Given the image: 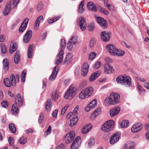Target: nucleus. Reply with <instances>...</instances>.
I'll use <instances>...</instances> for the list:
<instances>
[{"label": "nucleus", "instance_id": "f257e3e1", "mask_svg": "<svg viewBox=\"0 0 149 149\" xmlns=\"http://www.w3.org/2000/svg\"><path fill=\"white\" fill-rule=\"evenodd\" d=\"M120 95L118 93L112 92L105 99V103L108 105H115L120 102Z\"/></svg>", "mask_w": 149, "mask_h": 149}, {"label": "nucleus", "instance_id": "f03ea898", "mask_svg": "<svg viewBox=\"0 0 149 149\" xmlns=\"http://www.w3.org/2000/svg\"><path fill=\"white\" fill-rule=\"evenodd\" d=\"M78 108V106H77L72 112H70L67 115V118L70 119V125L71 127L75 125L78 121L77 111Z\"/></svg>", "mask_w": 149, "mask_h": 149}, {"label": "nucleus", "instance_id": "7ed1b4c3", "mask_svg": "<svg viewBox=\"0 0 149 149\" xmlns=\"http://www.w3.org/2000/svg\"><path fill=\"white\" fill-rule=\"evenodd\" d=\"M23 98L21 97V95L19 93L17 94L15 101L16 103L14 104L12 107L11 111L13 114H16L18 113L19 110L17 104L19 106H22L23 103Z\"/></svg>", "mask_w": 149, "mask_h": 149}, {"label": "nucleus", "instance_id": "20e7f679", "mask_svg": "<svg viewBox=\"0 0 149 149\" xmlns=\"http://www.w3.org/2000/svg\"><path fill=\"white\" fill-rule=\"evenodd\" d=\"M66 45V41L65 39H62L61 41L60 46L61 49L60 50L59 54L57 55L56 58L55 64L59 65L63 61V49H65Z\"/></svg>", "mask_w": 149, "mask_h": 149}, {"label": "nucleus", "instance_id": "39448f33", "mask_svg": "<svg viewBox=\"0 0 149 149\" xmlns=\"http://www.w3.org/2000/svg\"><path fill=\"white\" fill-rule=\"evenodd\" d=\"M77 93V89L73 86H70L64 96L65 99L71 100L74 97Z\"/></svg>", "mask_w": 149, "mask_h": 149}, {"label": "nucleus", "instance_id": "423d86ee", "mask_svg": "<svg viewBox=\"0 0 149 149\" xmlns=\"http://www.w3.org/2000/svg\"><path fill=\"white\" fill-rule=\"evenodd\" d=\"M114 121L113 120H110L106 122L102 127V130L106 132H109L111 131L114 127Z\"/></svg>", "mask_w": 149, "mask_h": 149}, {"label": "nucleus", "instance_id": "0eeeda50", "mask_svg": "<svg viewBox=\"0 0 149 149\" xmlns=\"http://www.w3.org/2000/svg\"><path fill=\"white\" fill-rule=\"evenodd\" d=\"M3 83L5 86L8 87H10L11 86H15L16 81L15 75L14 74L11 75L10 80L8 78L5 79L3 80Z\"/></svg>", "mask_w": 149, "mask_h": 149}, {"label": "nucleus", "instance_id": "6e6552de", "mask_svg": "<svg viewBox=\"0 0 149 149\" xmlns=\"http://www.w3.org/2000/svg\"><path fill=\"white\" fill-rule=\"evenodd\" d=\"M75 137V132L74 131H72L69 132L65 136L64 140L65 142L68 144L72 142Z\"/></svg>", "mask_w": 149, "mask_h": 149}, {"label": "nucleus", "instance_id": "1a4fd4ad", "mask_svg": "<svg viewBox=\"0 0 149 149\" xmlns=\"http://www.w3.org/2000/svg\"><path fill=\"white\" fill-rule=\"evenodd\" d=\"M78 40L77 37L76 36H73L69 40L68 43L67 47L69 49L71 50L74 45H76Z\"/></svg>", "mask_w": 149, "mask_h": 149}, {"label": "nucleus", "instance_id": "9d476101", "mask_svg": "<svg viewBox=\"0 0 149 149\" xmlns=\"http://www.w3.org/2000/svg\"><path fill=\"white\" fill-rule=\"evenodd\" d=\"M81 143V139L80 136H77L72 143L71 147V149H77Z\"/></svg>", "mask_w": 149, "mask_h": 149}, {"label": "nucleus", "instance_id": "9b49d317", "mask_svg": "<svg viewBox=\"0 0 149 149\" xmlns=\"http://www.w3.org/2000/svg\"><path fill=\"white\" fill-rule=\"evenodd\" d=\"M96 19L99 25L103 28L104 29L107 26V23L104 19L101 17H96Z\"/></svg>", "mask_w": 149, "mask_h": 149}, {"label": "nucleus", "instance_id": "f8f14e48", "mask_svg": "<svg viewBox=\"0 0 149 149\" xmlns=\"http://www.w3.org/2000/svg\"><path fill=\"white\" fill-rule=\"evenodd\" d=\"M79 25L81 29L83 31H85L86 29V23L85 18L81 17L79 18Z\"/></svg>", "mask_w": 149, "mask_h": 149}, {"label": "nucleus", "instance_id": "ddd939ff", "mask_svg": "<svg viewBox=\"0 0 149 149\" xmlns=\"http://www.w3.org/2000/svg\"><path fill=\"white\" fill-rule=\"evenodd\" d=\"M97 102L96 100L95 99L93 100L85 108V111L88 112L92 110L97 106Z\"/></svg>", "mask_w": 149, "mask_h": 149}, {"label": "nucleus", "instance_id": "4468645a", "mask_svg": "<svg viewBox=\"0 0 149 149\" xmlns=\"http://www.w3.org/2000/svg\"><path fill=\"white\" fill-rule=\"evenodd\" d=\"M120 135L118 133L114 134L110 138L109 142L111 145H113L119 139Z\"/></svg>", "mask_w": 149, "mask_h": 149}, {"label": "nucleus", "instance_id": "2eb2a0df", "mask_svg": "<svg viewBox=\"0 0 149 149\" xmlns=\"http://www.w3.org/2000/svg\"><path fill=\"white\" fill-rule=\"evenodd\" d=\"M106 48L111 55H114L115 52L117 49L115 45L113 44H109L106 46Z\"/></svg>", "mask_w": 149, "mask_h": 149}, {"label": "nucleus", "instance_id": "dca6fc26", "mask_svg": "<svg viewBox=\"0 0 149 149\" xmlns=\"http://www.w3.org/2000/svg\"><path fill=\"white\" fill-rule=\"evenodd\" d=\"M89 67L88 63H83L81 70V74L83 76H85L87 75Z\"/></svg>", "mask_w": 149, "mask_h": 149}, {"label": "nucleus", "instance_id": "f3484780", "mask_svg": "<svg viewBox=\"0 0 149 149\" xmlns=\"http://www.w3.org/2000/svg\"><path fill=\"white\" fill-rule=\"evenodd\" d=\"M32 32L31 30H29L27 31L24 36L23 40L24 42L27 43L32 37Z\"/></svg>", "mask_w": 149, "mask_h": 149}, {"label": "nucleus", "instance_id": "a211bd4d", "mask_svg": "<svg viewBox=\"0 0 149 149\" xmlns=\"http://www.w3.org/2000/svg\"><path fill=\"white\" fill-rule=\"evenodd\" d=\"M102 39L105 42L108 41L110 39V33L105 31L102 32L101 33Z\"/></svg>", "mask_w": 149, "mask_h": 149}, {"label": "nucleus", "instance_id": "6ab92c4d", "mask_svg": "<svg viewBox=\"0 0 149 149\" xmlns=\"http://www.w3.org/2000/svg\"><path fill=\"white\" fill-rule=\"evenodd\" d=\"M143 127L142 125L140 123H136L131 128V131L133 133H136L141 130Z\"/></svg>", "mask_w": 149, "mask_h": 149}, {"label": "nucleus", "instance_id": "aec40b11", "mask_svg": "<svg viewBox=\"0 0 149 149\" xmlns=\"http://www.w3.org/2000/svg\"><path fill=\"white\" fill-rule=\"evenodd\" d=\"M29 20L28 18H25L19 29V32H23L26 29Z\"/></svg>", "mask_w": 149, "mask_h": 149}, {"label": "nucleus", "instance_id": "412c9836", "mask_svg": "<svg viewBox=\"0 0 149 149\" xmlns=\"http://www.w3.org/2000/svg\"><path fill=\"white\" fill-rule=\"evenodd\" d=\"M120 107H114L111 109L110 111L109 114L111 116L114 117L117 115L120 111Z\"/></svg>", "mask_w": 149, "mask_h": 149}, {"label": "nucleus", "instance_id": "4be33fe9", "mask_svg": "<svg viewBox=\"0 0 149 149\" xmlns=\"http://www.w3.org/2000/svg\"><path fill=\"white\" fill-rule=\"evenodd\" d=\"M135 146V143L134 142L128 141L124 145L123 149H134Z\"/></svg>", "mask_w": 149, "mask_h": 149}, {"label": "nucleus", "instance_id": "5701e85b", "mask_svg": "<svg viewBox=\"0 0 149 149\" xmlns=\"http://www.w3.org/2000/svg\"><path fill=\"white\" fill-rule=\"evenodd\" d=\"M43 17L42 15H40L38 17L36 21L34 29L37 30L38 29V28L39 26L40 23V22H43Z\"/></svg>", "mask_w": 149, "mask_h": 149}, {"label": "nucleus", "instance_id": "b1692460", "mask_svg": "<svg viewBox=\"0 0 149 149\" xmlns=\"http://www.w3.org/2000/svg\"><path fill=\"white\" fill-rule=\"evenodd\" d=\"M3 67L4 71L6 72L8 70L9 68V63L7 58H4L3 61Z\"/></svg>", "mask_w": 149, "mask_h": 149}, {"label": "nucleus", "instance_id": "393cba45", "mask_svg": "<svg viewBox=\"0 0 149 149\" xmlns=\"http://www.w3.org/2000/svg\"><path fill=\"white\" fill-rule=\"evenodd\" d=\"M131 79L130 77L124 76V81L123 85H125L127 87H129L132 84Z\"/></svg>", "mask_w": 149, "mask_h": 149}, {"label": "nucleus", "instance_id": "a878e982", "mask_svg": "<svg viewBox=\"0 0 149 149\" xmlns=\"http://www.w3.org/2000/svg\"><path fill=\"white\" fill-rule=\"evenodd\" d=\"M58 67L56 66L53 71L52 73L49 77V79L51 80H54L56 77L58 70Z\"/></svg>", "mask_w": 149, "mask_h": 149}, {"label": "nucleus", "instance_id": "bb28decb", "mask_svg": "<svg viewBox=\"0 0 149 149\" xmlns=\"http://www.w3.org/2000/svg\"><path fill=\"white\" fill-rule=\"evenodd\" d=\"M104 72L106 74H110L114 71L112 67L109 65H105L104 67Z\"/></svg>", "mask_w": 149, "mask_h": 149}, {"label": "nucleus", "instance_id": "cd10ccee", "mask_svg": "<svg viewBox=\"0 0 149 149\" xmlns=\"http://www.w3.org/2000/svg\"><path fill=\"white\" fill-rule=\"evenodd\" d=\"M87 6L88 10L94 12H96L97 10L96 7L93 2H88Z\"/></svg>", "mask_w": 149, "mask_h": 149}, {"label": "nucleus", "instance_id": "c85d7f7f", "mask_svg": "<svg viewBox=\"0 0 149 149\" xmlns=\"http://www.w3.org/2000/svg\"><path fill=\"white\" fill-rule=\"evenodd\" d=\"M92 128L90 124H87L84 126L82 129V133L84 134H86L89 132Z\"/></svg>", "mask_w": 149, "mask_h": 149}, {"label": "nucleus", "instance_id": "c756f323", "mask_svg": "<svg viewBox=\"0 0 149 149\" xmlns=\"http://www.w3.org/2000/svg\"><path fill=\"white\" fill-rule=\"evenodd\" d=\"M119 124L121 128H126L128 126L129 122L127 120H123L120 122Z\"/></svg>", "mask_w": 149, "mask_h": 149}, {"label": "nucleus", "instance_id": "7c9ffc66", "mask_svg": "<svg viewBox=\"0 0 149 149\" xmlns=\"http://www.w3.org/2000/svg\"><path fill=\"white\" fill-rule=\"evenodd\" d=\"M52 106V103L50 99H48L45 104V109L47 111H50Z\"/></svg>", "mask_w": 149, "mask_h": 149}, {"label": "nucleus", "instance_id": "2f4dec72", "mask_svg": "<svg viewBox=\"0 0 149 149\" xmlns=\"http://www.w3.org/2000/svg\"><path fill=\"white\" fill-rule=\"evenodd\" d=\"M19 2V0H11L7 4H9L11 8H13L16 7Z\"/></svg>", "mask_w": 149, "mask_h": 149}, {"label": "nucleus", "instance_id": "473e14b6", "mask_svg": "<svg viewBox=\"0 0 149 149\" xmlns=\"http://www.w3.org/2000/svg\"><path fill=\"white\" fill-rule=\"evenodd\" d=\"M100 74L98 72L92 74L89 77V80L91 81H93L99 76Z\"/></svg>", "mask_w": 149, "mask_h": 149}, {"label": "nucleus", "instance_id": "72a5a7b5", "mask_svg": "<svg viewBox=\"0 0 149 149\" xmlns=\"http://www.w3.org/2000/svg\"><path fill=\"white\" fill-rule=\"evenodd\" d=\"M17 48V45L16 43L11 44L10 48V53L11 54H13L16 50Z\"/></svg>", "mask_w": 149, "mask_h": 149}, {"label": "nucleus", "instance_id": "f704fd0d", "mask_svg": "<svg viewBox=\"0 0 149 149\" xmlns=\"http://www.w3.org/2000/svg\"><path fill=\"white\" fill-rule=\"evenodd\" d=\"M89 96L88 95L86 92L83 89L79 94V97L81 99H84L88 98Z\"/></svg>", "mask_w": 149, "mask_h": 149}, {"label": "nucleus", "instance_id": "c9c22d12", "mask_svg": "<svg viewBox=\"0 0 149 149\" xmlns=\"http://www.w3.org/2000/svg\"><path fill=\"white\" fill-rule=\"evenodd\" d=\"M13 8H11L9 4H7L5 7L3 13L4 15H6L10 12V10Z\"/></svg>", "mask_w": 149, "mask_h": 149}, {"label": "nucleus", "instance_id": "e433bc0d", "mask_svg": "<svg viewBox=\"0 0 149 149\" xmlns=\"http://www.w3.org/2000/svg\"><path fill=\"white\" fill-rule=\"evenodd\" d=\"M84 89L89 97L92 94L93 92V88L91 87H89Z\"/></svg>", "mask_w": 149, "mask_h": 149}, {"label": "nucleus", "instance_id": "4c0bfd02", "mask_svg": "<svg viewBox=\"0 0 149 149\" xmlns=\"http://www.w3.org/2000/svg\"><path fill=\"white\" fill-rule=\"evenodd\" d=\"M20 60V54L19 51H17L15 53V56L14 62L16 64L18 63Z\"/></svg>", "mask_w": 149, "mask_h": 149}, {"label": "nucleus", "instance_id": "58836bf2", "mask_svg": "<svg viewBox=\"0 0 149 149\" xmlns=\"http://www.w3.org/2000/svg\"><path fill=\"white\" fill-rule=\"evenodd\" d=\"M33 50V46L30 45L29 47L27 52L28 56L29 58H30L32 57Z\"/></svg>", "mask_w": 149, "mask_h": 149}, {"label": "nucleus", "instance_id": "ea45409f", "mask_svg": "<svg viewBox=\"0 0 149 149\" xmlns=\"http://www.w3.org/2000/svg\"><path fill=\"white\" fill-rule=\"evenodd\" d=\"M84 1L83 0L79 4V7L78 12L80 13H83L84 11Z\"/></svg>", "mask_w": 149, "mask_h": 149}, {"label": "nucleus", "instance_id": "a19ab883", "mask_svg": "<svg viewBox=\"0 0 149 149\" xmlns=\"http://www.w3.org/2000/svg\"><path fill=\"white\" fill-rule=\"evenodd\" d=\"M124 54L125 52L124 51L119 49L117 48L115 52L114 55L118 56H122L124 55Z\"/></svg>", "mask_w": 149, "mask_h": 149}, {"label": "nucleus", "instance_id": "79ce46f5", "mask_svg": "<svg viewBox=\"0 0 149 149\" xmlns=\"http://www.w3.org/2000/svg\"><path fill=\"white\" fill-rule=\"evenodd\" d=\"M9 128L10 130L12 133H15L16 131V128L15 125L13 124H10L9 125Z\"/></svg>", "mask_w": 149, "mask_h": 149}, {"label": "nucleus", "instance_id": "37998d69", "mask_svg": "<svg viewBox=\"0 0 149 149\" xmlns=\"http://www.w3.org/2000/svg\"><path fill=\"white\" fill-rule=\"evenodd\" d=\"M73 55L72 53H69L68 54L65 58V59L64 62L65 63L67 61H70V60L72 59L73 57Z\"/></svg>", "mask_w": 149, "mask_h": 149}, {"label": "nucleus", "instance_id": "c03bdc74", "mask_svg": "<svg viewBox=\"0 0 149 149\" xmlns=\"http://www.w3.org/2000/svg\"><path fill=\"white\" fill-rule=\"evenodd\" d=\"M27 139L24 136L21 137L19 140V142L21 144H24L26 142Z\"/></svg>", "mask_w": 149, "mask_h": 149}, {"label": "nucleus", "instance_id": "a18cd8bd", "mask_svg": "<svg viewBox=\"0 0 149 149\" xmlns=\"http://www.w3.org/2000/svg\"><path fill=\"white\" fill-rule=\"evenodd\" d=\"M95 28L94 24L93 22L90 23L88 26V29L89 31H92Z\"/></svg>", "mask_w": 149, "mask_h": 149}, {"label": "nucleus", "instance_id": "49530a36", "mask_svg": "<svg viewBox=\"0 0 149 149\" xmlns=\"http://www.w3.org/2000/svg\"><path fill=\"white\" fill-rule=\"evenodd\" d=\"M96 55L97 54L95 52H91L89 55V59L91 60H93L95 58Z\"/></svg>", "mask_w": 149, "mask_h": 149}, {"label": "nucleus", "instance_id": "de8ad7c7", "mask_svg": "<svg viewBox=\"0 0 149 149\" xmlns=\"http://www.w3.org/2000/svg\"><path fill=\"white\" fill-rule=\"evenodd\" d=\"M124 76H119L116 79V81L121 84H123V81H124Z\"/></svg>", "mask_w": 149, "mask_h": 149}, {"label": "nucleus", "instance_id": "09e8293b", "mask_svg": "<svg viewBox=\"0 0 149 149\" xmlns=\"http://www.w3.org/2000/svg\"><path fill=\"white\" fill-rule=\"evenodd\" d=\"M52 98L54 100H56L58 99V95L56 91H54L52 93Z\"/></svg>", "mask_w": 149, "mask_h": 149}, {"label": "nucleus", "instance_id": "8fccbe9b", "mask_svg": "<svg viewBox=\"0 0 149 149\" xmlns=\"http://www.w3.org/2000/svg\"><path fill=\"white\" fill-rule=\"evenodd\" d=\"M60 17L59 16H57L56 18H52L49 19L48 20V22L49 23L51 24L53 22L56 21L60 18Z\"/></svg>", "mask_w": 149, "mask_h": 149}, {"label": "nucleus", "instance_id": "3c124183", "mask_svg": "<svg viewBox=\"0 0 149 149\" xmlns=\"http://www.w3.org/2000/svg\"><path fill=\"white\" fill-rule=\"evenodd\" d=\"M26 75V71L24 70L22 72L21 76V80L22 82H24L25 80V77Z\"/></svg>", "mask_w": 149, "mask_h": 149}, {"label": "nucleus", "instance_id": "603ef678", "mask_svg": "<svg viewBox=\"0 0 149 149\" xmlns=\"http://www.w3.org/2000/svg\"><path fill=\"white\" fill-rule=\"evenodd\" d=\"M95 143V139L93 138H91L90 139L88 143V146L89 147H91Z\"/></svg>", "mask_w": 149, "mask_h": 149}, {"label": "nucleus", "instance_id": "864d4df0", "mask_svg": "<svg viewBox=\"0 0 149 149\" xmlns=\"http://www.w3.org/2000/svg\"><path fill=\"white\" fill-rule=\"evenodd\" d=\"M101 65V63L100 62H97L95 63L93 66V68L95 70H96L98 69Z\"/></svg>", "mask_w": 149, "mask_h": 149}, {"label": "nucleus", "instance_id": "5fc2aeb1", "mask_svg": "<svg viewBox=\"0 0 149 149\" xmlns=\"http://www.w3.org/2000/svg\"><path fill=\"white\" fill-rule=\"evenodd\" d=\"M96 42V40L94 38H92L90 42V46L92 48L94 46Z\"/></svg>", "mask_w": 149, "mask_h": 149}, {"label": "nucleus", "instance_id": "6e6d98bb", "mask_svg": "<svg viewBox=\"0 0 149 149\" xmlns=\"http://www.w3.org/2000/svg\"><path fill=\"white\" fill-rule=\"evenodd\" d=\"M1 105L3 107L6 108L8 107V102L4 100L2 102Z\"/></svg>", "mask_w": 149, "mask_h": 149}, {"label": "nucleus", "instance_id": "4d7b16f0", "mask_svg": "<svg viewBox=\"0 0 149 149\" xmlns=\"http://www.w3.org/2000/svg\"><path fill=\"white\" fill-rule=\"evenodd\" d=\"M69 106V105L67 104L62 109L61 113L62 115H63L65 113L66 110Z\"/></svg>", "mask_w": 149, "mask_h": 149}, {"label": "nucleus", "instance_id": "13d9d810", "mask_svg": "<svg viewBox=\"0 0 149 149\" xmlns=\"http://www.w3.org/2000/svg\"><path fill=\"white\" fill-rule=\"evenodd\" d=\"M14 140L11 137H9L8 138V142L10 146L13 145L14 143Z\"/></svg>", "mask_w": 149, "mask_h": 149}, {"label": "nucleus", "instance_id": "bf43d9fd", "mask_svg": "<svg viewBox=\"0 0 149 149\" xmlns=\"http://www.w3.org/2000/svg\"><path fill=\"white\" fill-rule=\"evenodd\" d=\"M20 21V19H17L14 24H13L12 26V28H13V27H15Z\"/></svg>", "mask_w": 149, "mask_h": 149}, {"label": "nucleus", "instance_id": "052dcab7", "mask_svg": "<svg viewBox=\"0 0 149 149\" xmlns=\"http://www.w3.org/2000/svg\"><path fill=\"white\" fill-rule=\"evenodd\" d=\"M1 51L2 53H5L6 52V46H2L1 47Z\"/></svg>", "mask_w": 149, "mask_h": 149}, {"label": "nucleus", "instance_id": "680f3d73", "mask_svg": "<svg viewBox=\"0 0 149 149\" xmlns=\"http://www.w3.org/2000/svg\"><path fill=\"white\" fill-rule=\"evenodd\" d=\"M108 9L111 11H113L114 10V8L113 6L111 4H108L107 7Z\"/></svg>", "mask_w": 149, "mask_h": 149}, {"label": "nucleus", "instance_id": "e2e57ef3", "mask_svg": "<svg viewBox=\"0 0 149 149\" xmlns=\"http://www.w3.org/2000/svg\"><path fill=\"white\" fill-rule=\"evenodd\" d=\"M43 119V114L41 113L40 114V117L39 119V123H41Z\"/></svg>", "mask_w": 149, "mask_h": 149}, {"label": "nucleus", "instance_id": "0e129e2a", "mask_svg": "<svg viewBox=\"0 0 149 149\" xmlns=\"http://www.w3.org/2000/svg\"><path fill=\"white\" fill-rule=\"evenodd\" d=\"M58 111L57 109L55 110L53 112L52 114V116L53 117L56 118L57 114Z\"/></svg>", "mask_w": 149, "mask_h": 149}, {"label": "nucleus", "instance_id": "69168bd1", "mask_svg": "<svg viewBox=\"0 0 149 149\" xmlns=\"http://www.w3.org/2000/svg\"><path fill=\"white\" fill-rule=\"evenodd\" d=\"M55 149H64V145L63 144H61L57 147Z\"/></svg>", "mask_w": 149, "mask_h": 149}, {"label": "nucleus", "instance_id": "338daca9", "mask_svg": "<svg viewBox=\"0 0 149 149\" xmlns=\"http://www.w3.org/2000/svg\"><path fill=\"white\" fill-rule=\"evenodd\" d=\"M42 8V4H39L37 7V10L38 11H40Z\"/></svg>", "mask_w": 149, "mask_h": 149}, {"label": "nucleus", "instance_id": "774afa93", "mask_svg": "<svg viewBox=\"0 0 149 149\" xmlns=\"http://www.w3.org/2000/svg\"><path fill=\"white\" fill-rule=\"evenodd\" d=\"M137 87L138 90L141 93L143 92L144 91L143 88L140 85H138Z\"/></svg>", "mask_w": 149, "mask_h": 149}]
</instances>
